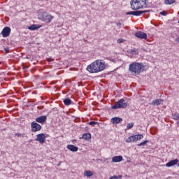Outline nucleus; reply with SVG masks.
<instances>
[{
    "mask_svg": "<svg viewBox=\"0 0 179 179\" xmlns=\"http://www.w3.org/2000/svg\"><path fill=\"white\" fill-rule=\"evenodd\" d=\"M10 31H12V29H10V27H4L1 31L2 36L4 38L9 37V36H10Z\"/></svg>",
    "mask_w": 179,
    "mask_h": 179,
    "instance_id": "nucleus-9",
    "label": "nucleus"
},
{
    "mask_svg": "<svg viewBox=\"0 0 179 179\" xmlns=\"http://www.w3.org/2000/svg\"><path fill=\"white\" fill-rule=\"evenodd\" d=\"M82 139H84V141H89L90 139H92V134L89 133L84 134L82 136Z\"/></svg>",
    "mask_w": 179,
    "mask_h": 179,
    "instance_id": "nucleus-19",
    "label": "nucleus"
},
{
    "mask_svg": "<svg viewBox=\"0 0 179 179\" xmlns=\"http://www.w3.org/2000/svg\"><path fill=\"white\" fill-rule=\"evenodd\" d=\"M63 103L66 106H71L72 103V100L70 98H66L63 100Z\"/></svg>",
    "mask_w": 179,
    "mask_h": 179,
    "instance_id": "nucleus-20",
    "label": "nucleus"
},
{
    "mask_svg": "<svg viewBox=\"0 0 179 179\" xmlns=\"http://www.w3.org/2000/svg\"><path fill=\"white\" fill-rule=\"evenodd\" d=\"M160 15H162V16H166L167 15V13H166V11H162L161 13H159Z\"/></svg>",
    "mask_w": 179,
    "mask_h": 179,
    "instance_id": "nucleus-30",
    "label": "nucleus"
},
{
    "mask_svg": "<svg viewBox=\"0 0 179 179\" xmlns=\"http://www.w3.org/2000/svg\"><path fill=\"white\" fill-rule=\"evenodd\" d=\"M178 162V159H176L166 163V167H173V166H176Z\"/></svg>",
    "mask_w": 179,
    "mask_h": 179,
    "instance_id": "nucleus-16",
    "label": "nucleus"
},
{
    "mask_svg": "<svg viewBox=\"0 0 179 179\" xmlns=\"http://www.w3.org/2000/svg\"><path fill=\"white\" fill-rule=\"evenodd\" d=\"M15 136L24 138V134H20V133H15Z\"/></svg>",
    "mask_w": 179,
    "mask_h": 179,
    "instance_id": "nucleus-29",
    "label": "nucleus"
},
{
    "mask_svg": "<svg viewBox=\"0 0 179 179\" xmlns=\"http://www.w3.org/2000/svg\"><path fill=\"white\" fill-rule=\"evenodd\" d=\"M85 177H92L93 176V172L90 171H85L84 172Z\"/></svg>",
    "mask_w": 179,
    "mask_h": 179,
    "instance_id": "nucleus-21",
    "label": "nucleus"
},
{
    "mask_svg": "<svg viewBox=\"0 0 179 179\" xmlns=\"http://www.w3.org/2000/svg\"><path fill=\"white\" fill-rule=\"evenodd\" d=\"M117 43L118 44H121V43H124V39L123 38L117 39Z\"/></svg>",
    "mask_w": 179,
    "mask_h": 179,
    "instance_id": "nucleus-31",
    "label": "nucleus"
},
{
    "mask_svg": "<svg viewBox=\"0 0 179 179\" xmlns=\"http://www.w3.org/2000/svg\"><path fill=\"white\" fill-rule=\"evenodd\" d=\"M143 13H148V10H136V11H129L126 13V15H133L134 16H141Z\"/></svg>",
    "mask_w": 179,
    "mask_h": 179,
    "instance_id": "nucleus-7",
    "label": "nucleus"
},
{
    "mask_svg": "<svg viewBox=\"0 0 179 179\" xmlns=\"http://www.w3.org/2000/svg\"><path fill=\"white\" fill-rule=\"evenodd\" d=\"M52 19H54V16L51 15V14L47 12H45L42 14V22H45V23H51Z\"/></svg>",
    "mask_w": 179,
    "mask_h": 179,
    "instance_id": "nucleus-6",
    "label": "nucleus"
},
{
    "mask_svg": "<svg viewBox=\"0 0 179 179\" xmlns=\"http://www.w3.org/2000/svg\"><path fill=\"white\" fill-rule=\"evenodd\" d=\"M165 5H173L176 3V0H164Z\"/></svg>",
    "mask_w": 179,
    "mask_h": 179,
    "instance_id": "nucleus-22",
    "label": "nucleus"
},
{
    "mask_svg": "<svg viewBox=\"0 0 179 179\" xmlns=\"http://www.w3.org/2000/svg\"><path fill=\"white\" fill-rule=\"evenodd\" d=\"M116 25H117V26H121V22H117V23H116Z\"/></svg>",
    "mask_w": 179,
    "mask_h": 179,
    "instance_id": "nucleus-34",
    "label": "nucleus"
},
{
    "mask_svg": "<svg viewBox=\"0 0 179 179\" xmlns=\"http://www.w3.org/2000/svg\"><path fill=\"white\" fill-rule=\"evenodd\" d=\"M122 156L119 155V156H115L112 158V162L113 163H120V162H122Z\"/></svg>",
    "mask_w": 179,
    "mask_h": 179,
    "instance_id": "nucleus-15",
    "label": "nucleus"
},
{
    "mask_svg": "<svg viewBox=\"0 0 179 179\" xmlns=\"http://www.w3.org/2000/svg\"><path fill=\"white\" fill-rule=\"evenodd\" d=\"M130 4L133 10H138L146 8V0H131Z\"/></svg>",
    "mask_w": 179,
    "mask_h": 179,
    "instance_id": "nucleus-3",
    "label": "nucleus"
},
{
    "mask_svg": "<svg viewBox=\"0 0 179 179\" xmlns=\"http://www.w3.org/2000/svg\"><path fill=\"white\" fill-rule=\"evenodd\" d=\"M36 122H39L40 124H43V122H45L47 121V116L42 115L36 118Z\"/></svg>",
    "mask_w": 179,
    "mask_h": 179,
    "instance_id": "nucleus-13",
    "label": "nucleus"
},
{
    "mask_svg": "<svg viewBox=\"0 0 179 179\" xmlns=\"http://www.w3.org/2000/svg\"><path fill=\"white\" fill-rule=\"evenodd\" d=\"M178 23H179V20H178Z\"/></svg>",
    "mask_w": 179,
    "mask_h": 179,
    "instance_id": "nucleus-39",
    "label": "nucleus"
},
{
    "mask_svg": "<svg viewBox=\"0 0 179 179\" xmlns=\"http://www.w3.org/2000/svg\"><path fill=\"white\" fill-rule=\"evenodd\" d=\"M104 69H106V64L103 60H96L87 67V71L90 73H99V72H101Z\"/></svg>",
    "mask_w": 179,
    "mask_h": 179,
    "instance_id": "nucleus-1",
    "label": "nucleus"
},
{
    "mask_svg": "<svg viewBox=\"0 0 179 179\" xmlns=\"http://www.w3.org/2000/svg\"><path fill=\"white\" fill-rule=\"evenodd\" d=\"M146 143H149V141L145 140L143 142H141V143L138 144V146H143L146 145Z\"/></svg>",
    "mask_w": 179,
    "mask_h": 179,
    "instance_id": "nucleus-26",
    "label": "nucleus"
},
{
    "mask_svg": "<svg viewBox=\"0 0 179 179\" xmlns=\"http://www.w3.org/2000/svg\"><path fill=\"white\" fill-rule=\"evenodd\" d=\"M172 118L176 121L179 120V113H174L172 115Z\"/></svg>",
    "mask_w": 179,
    "mask_h": 179,
    "instance_id": "nucleus-24",
    "label": "nucleus"
},
{
    "mask_svg": "<svg viewBox=\"0 0 179 179\" xmlns=\"http://www.w3.org/2000/svg\"><path fill=\"white\" fill-rule=\"evenodd\" d=\"M122 175H119V176H111L109 179H122Z\"/></svg>",
    "mask_w": 179,
    "mask_h": 179,
    "instance_id": "nucleus-25",
    "label": "nucleus"
},
{
    "mask_svg": "<svg viewBox=\"0 0 179 179\" xmlns=\"http://www.w3.org/2000/svg\"><path fill=\"white\" fill-rule=\"evenodd\" d=\"M176 43H179V37L176 39Z\"/></svg>",
    "mask_w": 179,
    "mask_h": 179,
    "instance_id": "nucleus-35",
    "label": "nucleus"
},
{
    "mask_svg": "<svg viewBox=\"0 0 179 179\" xmlns=\"http://www.w3.org/2000/svg\"><path fill=\"white\" fill-rule=\"evenodd\" d=\"M31 128L32 132H37L38 131H41V125L36 122H32L31 124Z\"/></svg>",
    "mask_w": 179,
    "mask_h": 179,
    "instance_id": "nucleus-8",
    "label": "nucleus"
},
{
    "mask_svg": "<svg viewBox=\"0 0 179 179\" xmlns=\"http://www.w3.org/2000/svg\"><path fill=\"white\" fill-rule=\"evenodd\" d=\"M67 149L69 150H71V152H78L79 150V148L76 147V145H67Z\"/></svg>",
    "mask_w": 179,
    "mask_h": 179,
    "instance_id": "nucleus-17",
    "label": "nucleus"
},
{
    "mask_svg": "<svg viewBox=\"0 0 179 179\" xmlns=\"http://www.w3.org/2000/svg\"><path fill=\"white\" fill-rule=\"evenodd\" d=\"M145 66H143V63L133 62L129 66V72L135 75H139L141 72H143Z\"/></svg>",
    "mask_w": 179,
    "mask_h": 179,
    "instance_id": "nucleus-2",
    "label": "nucleus"
},
{
    "mask_svg": "<svg viewBox=\"0 0 179 179\" xmlns=\"http://www.w3.org/2000/svg\"><path fill=\"white\" fill-rule=\"evenodd\" d=\"M4 51L6 52V54H8V52H9V48H5Z\"/></svg>",
    "mask_w": 179,
    "mask_h": 179,
    "instance_id": "nucleus-33",
    "label": "nucleus"
},
{
    "mask_svg": "<svg viewBox=\"0 0 179 179\" xmlns=\"http://www.w3.org/2000/svg\"><path fill=\"white\" fill-rule=\"evenodd\" d=\"M141 139H143V135L142 134H136L134 136H131L126 139V142L127 143H131V142H138V141H141Z\"/></svg>",
    "mask_w": 179,
    "mask_h": 179,
    "instance_id": "nucleus-5",
    "label": "nucleus"
},
{
    "mask_svg": "<svg viewBox=\"0 0 179 179\" xmlns=\"http://www.w3.org/2000/svg\"><path fill=\"white\" fill-rule=\"evenodd\" d=\"M130 54H136L138 55L139 54V50L136 48H133L130 50Z\"/></svg>",
    "mask_w": 179,
    "mask_h": 179,
    "instance_id": "nucleus-23",
    "label": "nucleus"
},
{
    "mask_svg": "<svg viewBox=\"0 0 179 179\" xmlns=\"http://www.w3.org/2000/svg\"><path fill=\"white\" fill-rule=\"evenodd\" d=\"M131 128H134V123L133 122L129 123L127 124V129H131Z\"/></svg>",
    "mask_w": 179,
    "mask_h": 179,
    "instance_id": "nucleus-28",
    "label": "nucleus"
},
{
    "mask_svg": "<svg viewBox=\"0 0 179 179\" xmlns=\"http://www.w3.org/2000/svg\"><path fill=\"white\" fill-rule=\"evenodd\" d=\"M164 100L162 99H154L152 103H150V106H160L162 103H163Z\"/></svg>",
    "mask_w": 179,
    "mask_h": 179,
    "instance_id": "nucleus-12",
    "label": "nucleus"
},
{
    "mask_svg": "<svg viewBox=\"0 0 179 179\" xmlns=\"http://www.w3.org/2000/svg\"><path fill=\"white\" fill-rule=\"evenodd\" d=\"M37 142H39L41 145H43L45 142V134H39L36 136L35 139Z\"/></svg>",
    "mask_w": 179,
    "mask_h": 179,
    "instance_id": "nucleus-11",
    "label": "nucleus"
},
{
    "mask_svg": "<svg viewBox=\"0 0 179 179\" xmlns=\"http://www.w3.org/2000/svg\"><path fill=\"white\" fill-rule=\"evenodd\" d=\"M110 122L112 124H120V122H122V118L115 117L110 120Z\"/></svg>",
    "mask_w": 179,
    "mask_h": 179,
    "instance_id": "nucleus-14",
    "label": "nucleus"
},
{
    "mask_svg": "<svg viewBox=\"0 0 179 179\" xmlns=\"http://www.w3.org/2000/svg\"><path fill=\"white\" fill-rule=\"evenodd\" d=\"M88 124H89V125H91L92 127H94V125H97V124H99V122H94V121H91Z\"/></svg>",
    "mask_w": 179,
    "mask_h": 179,
    "instance_id": "nucleus-27",
    "label": "nucleus"
},
{
    "mask_svg": "<svg viewBox=\"0 0 179 179\" xmlns=\"http://www.w3.org/2000/svg\"><path fill=\"white\" fill-rule=\"evenodd\" d=\"M1 62H0V65H1Z\"/></svg>",
    "mask_w": 179,
    "mask_h": 179,
    "instance_id": "nucleus-38",
    "label": "nucleus"
},
{
    "mask_svg": "<svg viewBox=\"0 0 179 179\" xmlns=\"http://www.w3.org/2000/svg\"><path fill=\"white\" fill-rule=\"evenodd\" d=\"M75 142H76V140L73 141V143H75Z\"/></svg>",
    "mask_w": 179,
    "mask_h": 179,
    "instance_id": "nucleus-37",
    "label": "nucleus"
},
{
    "mask_svg": "<svg viewBox=\"0 0 179 179\" xmlns=\"http://www.w3.org/2000/svg\"><path fill=\"white\" fill-rule=\"evenodd\" d=\"M134 36L138 38H141L144 40L148 39V34L142 31H139L135 33Z\"/></svg>",
    "mask_w": 179,
    "mask_h": 179,
    "instance_id": "nucleus-10",
    "label": "nucleus"
},
{
    "mask_svg": "<svg viewBox=\"0 0 179 179\" xmlns=\"http://www.w3.org/2000/svg\"><path fill=\"white\" fill-rule=\"evenodd\" d=\"M47 61H48V62H52V61H54V59L48 58Z\"/></svg>",
    "mask_w": 179,
    "mask_h": 179,
    "instance_id": "nucleus-32",
    "label": "nucleus"
},
{
    "mask_svg": "<svg viewBox=\"0 0 179 179\" xmlns=\"http://www.w3.org/2000/svg\"><path fill=\"white\" fill-rule=\"evenodd\" d=\"M57 166H61V162L58 163Z\"/></svg>",
    "mask_w": 179,
    "mask_h": 179,
    "instance_id": "nucleus-36",
    "label": "nucleus"
},
{
    "mask_svg": "<svg viewBox=\"0 0 179 179\" xmlns=\"http://www.w3.org/2000/svg\"><path fill=\"white\" fill-rule=\"evenodd\" d=\"M41 27L39 24H32L28 27L29 30H38Z\"/></svg>",
    "mask_w": 179,
    "mask_h": 179,
    "instance_id": "nucleus-18",
    "label": "nucleus"
},
{
    "mask_svg": "<svg viewBox=\"0 0 179 179\" xmlns=\"http://www.w3.org/2000/svg\"><path fill=\"white\" fill-rule=\"evenodd\" d=\"M128 103L125 102L124 99L119 100L115 105L112 106V110H117L118 108H127L128 107Z\"/></svg>",
    "mask_w": 179,
    "mask_h": 179,
    "instance_id": "nucleus-4",
    "label": "nucleus"
}]
</instances>
